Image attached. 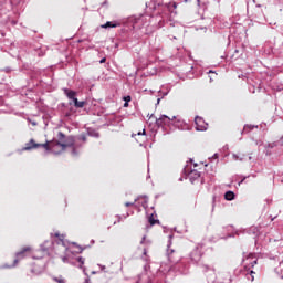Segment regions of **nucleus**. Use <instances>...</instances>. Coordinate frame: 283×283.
Instances as JSON below:
<instances>
[{"instance_id":"9b49d317","label":"nucleus","mask_w":283,"mask_h":283,"mask_svg":"<svg viewBox=\"0 0 283 283\" xmlns=\"http://www.w3.org/2000/svg\"><path fill=\"white\" fill-rule=\"evenodd\" d=\"M253 129H258V126L245 124L243 127V134H249V132H253Z\"/></svg>"},{"instance_id":"4468645a","label":"nucleus","mask_w":283,"mask_h":283,"mask_svg":"<svg viewBox=\"0 0 283 283\" xmlns=\"http://www.w3.org/2000/svg\"><path fill=\"white\" fill-rule=\"evenodd\" d=\"M189 177L192 178L193 180H198V178L200 177V171L192 170L190 171Z\"/></svg>"},{"instance_id":"473e14b6","label":"nucleus","mask_w":283,"mask_h":283,"mask_svg":"<svg viewBox=\"0 0 283 283\" xmlns=\"http://www.w3.org/2000/svg\"><path fill=\"white\" fill-rule=\"evenodd\" d=\"M150 118H154V114H153V115H150Z\"/></svg>"},{"instance_id":"423d86ee","label":"nucleus","mask_w":283,"mask_h":283,"mask_svg":"<svg viewBox=\"0 0 283 283\" xmlns=\"http://www.w3.org/2000/svg\"><path fill=\"white\" fill-rule=\"evenodd\" d=\"M30 273H32V275H41V273H43V265H39L36 263L31 264Z\"/></svg>"},{"instance_id":"f03ea898","label":"nucleus","mask_w":283,"mask_h":283,"mask_svg":"<svg viewBox=\"0 0 283 283\" xmlns=\"http://www.w3.org/2000/svg\"><path fill=\"white\" fill-rule=\"evenodd\" d=\"M34 249L32 245H24L22 247L17 253H15V259L13 261V266H17L19 264L20 260H23L30 255H32V252Z\"/></svg>"},{"instance_id":"f257e3e1","label":"nucleus","mask_w":283,"mask_h":283,"mask_svg":"<svg viewBox=\"0 0 283 283\" xmlns=\"http://www.w3.org/2000/svg\"><path fill=\"white\" fill-rule=\"evenodd\" d=\"M57 138L59 140L46 142L44 144H36L34 139H30V142L23 147V151H31V149H39V147H43L46 151L61 154V151H65L67 147L74 146V137L72 136L65 137V134L60 132L57 134Z\"/></svg>"},{"instance_id":"9d476101","label":"nucleus","mask_w":283,"mask_h":283,"mask_svg":"<svg viewBox=\"0 0 283 283\" xmlns=\"http://www.w3.org/2000/svg\"><path fill=\"white\" fill-rule=\"evenodd\" d=\"M64 94L70 101H72L76 96V92L69 88H64Z\"/></svg>"},{"instance_id":"4be33fe9","label":"nucleus","mask_w":283,"mask_h":283,"mask_svg":"<svg viewBox=\"0 0 283 283\" xmlns=\"http://www.w3.org/2000/svg\"><path fill=\"white\" fill-rule=\"evenodd\" d=\"M169 260L170 262H172V264H176V262H178V260H174V254H169Z\"/></svg>"},{"instance_id":"39448f33","label":"nucleus","mask_w":283,"mask_h":283,"mask_svg":"<svg viewBox=\"0 0 283 283\" xmlns=\"http://www.w3.org/2000/svg\"><path fill=\"white\" fill-rule=\"evenodd\" d=\"M195 125H196L197 132H207L209 127V124L205 123V119H202V117H196Z\"/></svg>"},{"instance_id":"412c9836","label":"nucleus","mask_w":283,"mask_h":283,"mask_svg":"<svg viewBox=\"0 0 283 283\" xmlns=\"http://www.w3.org/2000/svg\"><path fill=\"white\" fill-rule=\"evenodd\" d=\"M88 136H94L95 138H98L99 134L96 132H88Z\"/></svg>"},{"instance_id":"6e6552de","label":"nucleus","mask_w":283,"mask_h":283,"mask_svg":"<svg viewBox=\"0 0 283 283\" xmlns=\"http://www.w3.org/2000/svg\"><path fill=\"white\" fill-rule=\"evenodd\" d=\"M245 277L250 282H253L255 280V272L253 270H244Z\"/></svg>"},{"instance_id":"f3484780","label":"nucleus","mask_w":283,"mask_h":283,"mask_svg":"<svg viewBox=\"0 0 283 283\" xmlns=\"http://www.w3.org/2000/svg\"><path fill=\"white\" fill-rule=\"evenodd\" d=\"M41 251H42V255H41V256H36L38 260H39L40 258H45V255H48V249L42 248Z\"/></svg>"},{"instance_id":"ddd939ff","label":"nucleus","mask_w":283,"mask_h":283,"mask_svg":"<svg viewBox=\"0 0 283 283\" xmlns=\"http://www.w3.org/2000/svg\"><path fill=\"white\" fill-rule=\"evenodd\" d=\"M101 28L107 29V28H118V23L116 22H106L105 24H102Z\"/></svg>"},{"instance_id":"2f4dec72","label":"nucleus","mask_w":283,"mask_h":283,"mask_svg":"<svg viewBox=\"0 0 283 283\" xmlns=\"http://www.w3.org/2000/svg\"><path fill=\"white\" fill-rule=\"evenodd\" d=\"M55 238H61V234H59V233H55Z\"/></svg>"},{"instance_id":"cd10ccee","label":"nucleus","mask_w":283,"mask_h":283,"mask_svg":"<svg viewBox=\"0 0 283 283\" xmlns=\"http://www.w3.org/2000/svg\"><path fill=\"white\" fill-rule=\"evenodd\" d=\"M147 237H143L142 241H140V244H145V240H146Z\"/></svg>"},{"instance_id":"20e7f679","label":"nucleus","mask_w":283,"mask_h":283,"mask_svg":"<svg viewBox=\"0 0 283 283\" xmlns=\"http://www.w3.org/2000/svg\"><path fill=\"white\" fill-rule=\"evenodd\" d=\"M244 271H251L255 264H258V258H255L253 254H249L244 260Z\"/></svg>"},{"instance_id":"b1692460","label":"nucleus","mask_w":283,"mask_h":283,"mask_svg":"<svg viewBox=\"0 0 283 283\" xmlns=\"http://www.w3.org/2000/svg\"><path fill=\"white\" fill-rule=\"evenodd\" d=\"M124 101H125V103H129V101H132V96L124 97Z\"/></svg>"},{"instance_id":"c85d7f7f","label":"nucleus","mask_w":283,"mask_h":283,"mask_svg":"<svg viewBox=\"0 0 283 283\" xmlns=\"http://www.w3.org/2000/svg\"><path fill=\"white\" fill-rule=\"evenodd\" d=\"M193 253H198V250H195V252L191 253L192 260H196V258H193Z\"/></svg>"},{"instance_id":"2eb2a0df","label":"nucleus","mask_w":283,"mask_h":283,"mask_svg":"<svg viewBox=\"0 0 283 283\" xmlns=\"http://www.w3.org/2000/svg\"><path fill=\"white\" fill-rule=\"evenodd\" d=\"M136 136H145V128L132 135L133 138H136Z\"/></svg>"},{"instance_id":"7ed1b4c3","label":"nucleus","mask_w":283,"mask_h":283,"mask_svg":"<svg viewBox=\"0 0 283 283\" xmlns=\"http://www.w3.org/2000/svg\"><path fill=\"white\" fill-rule=\"evenodd\" d=\"M176 120V116H167L161 115L159 118H156L157 127H167V125H171V122Z\"/></svg>"},{"instance_id":"1a4fd4ad","label":"nucleus","mask_w":283,"mask_h":283,"mask_svg":"<svg viewBox=\"0 0 283 283\" xmlns=\"http://www.w3.org/2000/svg\"><path fill=\"white\" fill-rule=\"evenodd\" d=\"M148 222L150 224V227H154V224H160V220L156 219V214L151 213L148 217Z\"/></svg>"},{"instance_id":"0eeeda50","label":"nucleus","mask_w":283,"mask_h":283,"mask_svg":"<svg viewBox=\"0 0 283 283\" xmlns=\"http://www.w3.org/2000/svg\"><path fill=\"white\" fill-rule=\"evenodd\" d=\"M73 264H74L75 266H77V269H83V270H85V268H84V265H85V258H83V256H77V258H75Z\"/></svg>"},{"instance_id":"393cba45","label":"nucleus","mask_w":283,"mask_h":283,"mask_svg":"<svg viewBox=\"0 0 283 283\" xmlns=\"http://www.w3.org/2000/svg\"><path fill=\"white\" fill-rule=\"evenodd\" d=\"M144 255H145L144 260L147 262V260H148V258H147V249H144Z\"/></svg>"},{"instance_id":"dca6fc26","label":"nucleus","mask_w":283,"mask_h":283,"mask_svg":"<svg viewBox=\"0 0 283 283\" xmlns=\"http://www.w3.org/2000/svg\"><path fill=\"white\" fill-rule=\"evenodd\" d=\"M74 107H77V108L85 107V101H82V102L77 101V103L74 105Z\"/></svg>"},{"instance_id":"a211bd4d","label":"nucleus","mask_w":283,"mask_h":283,"mask_svg":"<svg viewBox=\"0 0 283 283\" xmlns=\"http://www.w3.org/2000/svg\"><path fill=\"white\" fill-rule=\"evenodd\" d=\"M80 140H82L83 143H87V135L85 134L80 135Z\"/></svg>"},{"instance_id":"c756f323","label":"nucleus","mask_w":283,"mask_h":283,"mask_svg":"<svg viewBox=\"0 0 283 283\" xmlns=\"http://www.w3.org/2000/svg\"><path fill=\"white\" fill-rule=\"evenodd\" d=\"M124 107H129V102H125Z\"/></svg>"},{"instance_id":"f8f14e48","label":"nucleus","mask_w":283,"mask_h":283,"mask_svg":"<svg viewBox=\"0 0 283 283\" xmlns=\"http://www.w3.org/2000/svg\"><path fill=\"white\" fill-rule=\"evenodd\" d=\"M224 198H226L227 200H229V201L235 200V193H234L233 191H227V192L224 193Z\"/></svg>"},{"instance_id":"aec40b11","label":"nucleus","mask_w":283,"mask_h":283,"mask_svg":"<svg viewBox=\"0 0 283 283\" xmlns=\"http://www.w3.org/2000/svg\"><path fill=\"white\" fill-rule=\"evenodd\" d=\"M279 273L281 275V280H283V262L280 263V270H279Z\"/></svg>"},{"instance_id":"5701e85b","label":"nucleus","mask_w":283,"mask_h":283,"mask_svg":"<svg viewBox=\"0 0 283 283\" xmlns=\"http://www.w3.org/2000/svg\"><path fill=\"white\" fill-rule=\"evenodd\" d=\"M232 157H233L234 160H242V157H240V156H238V155H235V154L232 155Z\"/></svg>"},{"instance_id":"a878e982","label":"nucleus","mask_w":283,"mask_h":283,"mask_svg":"<svg viewBox=\"0 0 283 283\" xmlns=\"http://www.w3.org/2000/svg\"><path fill=\"white\" fill-rule=\"evenodd\" d=\"M72 101H73L74 106L78 103V98H76V97H74Z\"/></svg>"},{"instance_id":"6ab92c4d","label":"nucleus","mask_w":283,"mask_h":283,"mask_svg":"<svg viewBox=\"0 0 283 283\" xmlns=\"http://www.w3.org/2000/svg\"><path fill=\"white\" fill-rule=\"evenodd\" d=\"M137 202V199H135L133 202H126L125 207H134Z\"/></svg>"},{"instance_id":"7c9ffc66","label":"nucleus","mask_w":283,"mask_h":283,"mask_svg":"<svg viewBox=\"0 0 283 283\" xmlns=\"http://www.w3.org/2000/svg\"><path fill=\"white\" fill-rule=\"evenodd\" d=\"M105 61H106V59L104 57V59H102V60L99 61V63H105Z\"/></svg>"},{"instance_id":"bb28decb","label":"nucleus","mask_w":283,"mask_h":283,"mask_svg":"<svg viewBox=\"0 0 283 283\" xmlns=\"http://www.w3.org/2000/svg\"><path fill=\"white\" fill-rule=\"evenodd\" d=\"M55 282H57V283H65V281L63 279H55Z\"/></svg>"},{"instance_id":"72a5a7b5","label":"nucleus","mask_w":283,"mask_h":283,"mask_svg":"<svg viewBox=\"0 0 283 283\" xmlns=\"http://www.w3.org/2000/svg\"><path fill=\"white\" fill-rule=\"evenodd\" d=\"M118 222H120V217H118Z\"/></svg>"}]
</instances>
